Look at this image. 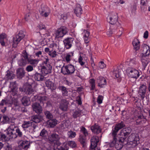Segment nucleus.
Segmentation results:
<instances>
[{
	"instance_id": "58836bf2",
	"label": "nucleus",
	"mask_w": 150,
	"mask_h": 150,
	"mask_svg": "<svg viewBox=\"0 0 150 150\" xmlns=\"http://www.w3.org/2000/svg\"><path fill=\"white\" fill-rule=\"evenodd\" d=\"M86 136L80 134L79 138L80 143L83 145V146L84 147L86 146Z\"/></svg>"
},
{
	"instance_id": "473e14b6",
	"label": "nucleus",
	"mask_w": 150,
	"mask_h": 150,
	"mask_svg": "<svg viewBox=\"0 0 150 150\" xmlns=\"http://www.w3.org/2000/svg\"><path fill=\"white\" fill-rule=\"evenodd\" d=\"M44 75L38 72H36L34 75L35 79L37 81H42L44 80Z\"/></svg>"
},
{
	"instance_id": "7c9ffc66",
	"label": "nucleus",
	"mask_w": 150,
	"mask_h": 150,
	"mask_svg": "<svg viewBox=\"0 0 150 150\" xmlns=\"http://www.w3.org/2000/svg\"><path fill=\"white\" fill-rule=\"evenodd\" d=\"M48 132L45 129H43L41 131L39 136L41 137L43 139L46 140L47 139L48 137Z\"/></svg>"
},
{
	"instance_id": "0eeeda50",
	"label": "nucleus",
	"mask_w": 150,
	"mask_h": 150,
	"mask_svg": "<svg viewBox=\"0 0 150 150\" xmlns=\"http://www.w3.org/2000/svg\"><path fill=\"white\" fill-rule=\"evenodd\" d=\"M18 127L14 124H11L6 129V133L9 137V139H15L17 137V135L15 134V131Z\"/></svg>"
},
{
	"instance_id": "a878e982",
	"label": "nucleus",
	"mask_w": 150,
	"mask_h": 150,
	"mask_svg": "<svg viewBox=\"0 0 150 150\" xmlns=\"http://www.w3.org/2000/svg\"><path fill=\"white\" fill-rule=\"evenodd\" d=\"M141 61L143 68L145 69L149 62V59L147 56H141Z\"/></svg>"
},
{
	"instance_id": "c756f323",
	"label": "nucleus",
	"mask_w": 150,
	"mask_h": 150,
	"mask_svg": "<svg viewBox=\"0 0 150 150\" xmlns=\"http://www.w3.org/2000/svg\"><path fill=\"white\" fill-rule=\"evenodd\" d=\"M140 42L137 38H135L132 42V44L134 47V49L137 51L139 50L140 47Z\"/></svg>"
},
{
	"instance_id": "6e6552de",
	"label": "nucleus",
	"mask_w": 150,
	"mask_h": 150,
	"mask_svg": "<svg viewBox=\"0 0 150 150\" xmlns=\"http://www.w3.org/2000/svg\"><path fill=\"white\" fill-rule=\"evenodd\" d=\"M25 37V35L23 33V31H20L18 34L15 35L13 38V47H16L18 44Z\"/></svg>"
},
{
	"instance_id": "4d7b16f0",
	"label": "nucleus",
	"mask_w": 150,
	"mask_h": 150,
	"mask_svg": "<svg viewBox=\"0 0 150 150\" xmlns=\"http://www.w3.org/2000/svg\"><path fill=\"white\" fill-rule=\"evenodd\" d=\"M120 76L118 70L117 69L116 70H114L113 72L112 76L114 78L116 77V78H119Z\"/></svg>"
},
{
	"instance_id": "0e129e2a",
	"label": "nucleus",
	"mask_w": 150,
	"mask_h": 150,
	"mask_svg": "<svg viewBox=\"0 0 150 150\" xmlns=\"http://www.w3.org/2000/svg\"><path fill=\"white\" fill-rule=\"evenodd\" d=\"M68 145L72 148L75 147L76 146V144L74 141H69L68 143Z\"/></svg>"
},
{
	"instance_id": "bb28decb",
	"label": "nucleus",
	"mask_w": 150,
	"mask_h": 150,
	"mask_svg": "<svg viewBox=\"0 0 150 150\" xmlns=\"http://www.w3.org/2000/svg\"><path fill=\"white\" fill-rule=\"evenodd\" d=\"M57 88L61 91L62 95L63 96H68V91L67 88L63 86H59Z\"/></svg>"
},
{
	"instance_id": "c85d7f7f",
	"label": "nucleus",
	"mask_w": 150,
	"mask_h": 150,
	"mask_svg": "<svg viewBox=\"0 0 150 150\" xmlns=\"http://www.w3.org/2000/svg\"><path fill=\"white\" fill-rule=\"evenodd\" d=\"M5 76V78L7 80H12L14 78L15 75L12 71L8 70Z\"/></svg>"
},
{
	"instance_id": "8fccbe9b",
	"label": "nucleus",
	"mask_w": 150,
	"mask_h": 150,
	"mask_svg": "<svg viewBox=\"0 0 150 150\" xmlns=\"http://www.w3.org/2000/svg\"><path fill=\"white\" fill-rule=\"evenodd\" d=\"M9 139V138H8L4 134L0 132V141H6L8 140Z\"/></svg>"
},
{
	"instance_id": "79ce46f5",
	"label": "nucleus",
	"mask_w": 150,
	"mask_h": 150,
	"mask_svg": "<svg viewBox=\"0 0 150 150\" xmlns=\"http://www.w3.org/2000/svg\"><path fill=\"white\" fill-rule=\"evenodd\" d=\"M38 60L36 59H31L29 58L28 57V63H30L33 65V66L35 67L38 64Z\"/></svg>"
},
{
	"instance_id": "ea45409f",
	"label": "nucleus",
	"mask_w": 150,
	"mask_h": 150,
	"mask_svg": "<svg viewBox=\"0 0 150 150\" xmlns=\"http://www.w3.org/2000/svg\"><path fill=\"white\" fill-rule=\"evenodd\" d=\"M116 34L119 36H120L122 34V31L123 30V28L120 26V24L116 26Z\"/></svg>"
},
{
	"instance_id": "5fc2aeb1",
	"label": "nucleus",
	"mask_w": 150,
	"mask_h": 150,
	"mask_svg": "<svg viewBox=\"0 0 150 150\" xmlns=\"http://www.w3.org/2000/svg\"><path fill=\"white\" fill-rule=\"evenodd\" d=\"M49 55L52 58H54L57 55L55 50H52L49 53Z\"/></svg>"
},
{
	"instance_id": "774afa93",
	"label": "nucleus",
	"mask_w": 150,
	"mask_h": 150,
	"mask_svg": "<svg viewBox=\"0 0 150 150\" xmlns=\"http://www.w3.org/2000/svg\"><path fill=\"white\" fill-rule=\"evenodd\" d=\"M26 70L28 72L31 71L33 70V68L32 66L29 65L26 67Z\"/></svg>"
},
{
	"instance_id": "bf43d9fd",
	"label": "nucleus",
	"mask_w": 150,
	"mask_h": 150,
	"mask_svg": "<svg viewBox=\"0 0 150 150\" xmlns=\"http://www.w3.org/2000/svg\"><path fill=\"white\" fill-rule=\"evenodd\" d=\"M10 88L11 92H14L16 90V86L15 82L11 83H10Z\"/></svg>"
},
{
	"instance_id": "cd10ccee",
	"label": "nucleus",
	"mask_w": 150,
	"mask_h": 150,
	"mask_svg": "<svg viewBox=\"0 0 150 150\" xmlns=\"http://www.w3.org/2000/svg\"><path fill=\"white\" fill-rule=\"evenodd\" d=\"M42 117L39 114L36 115L31 117L32 120L33 122L37 123L40 122L42 120Z\"/></svg>"
},
{
	"instance_id": "4be33fe9",
	"label": "nucleus",
	"mask_w": 150,
	"mask_h": 150,
	"mask_svg": "<svg viewBox=\"0 0 150 150\" xmlns=\"http://www.w3.org/2000/svg\"><path fill=\"white\" fill-rule=\"evenodd\" d=\"M16 73L17 78L21 79L25 76V72L23 68H20L17 70Z\"/></svg>"
},
{
	"instance_id": "f704fd0d",
	"label": "nucleus",
	"mask_w": 150,
	"mask_h": 150,
	"mask_svg": "<svg viewBox=\"0 0 150 150\" xmlns=\"http://www.w3.org/2000/svg\"><path fill=\"white\" fill-rule=\"evenodd\" d=\"M21 102L24 105L28 106L30 104V98L27 96H24L22 99Z\"/></svg>"
},
{
	"instance_id": "49530a36",
	"label": "nucleus",
	"mask_w": 150,
	"mask_h": 150,
	"mask_svg": "<svg viewBox=\"0 0 150 150\" xmlns=\"http://www.w3.org/2000/svg\"><path fill=\"white\" fill-rule=\"evenodd\" d=\"M89 82L91 86V90H93L95 88V80L93 79L89 80Z\"/></svg>"
},
{
	"instance_id": "412c9836",
	"label": "nucleus",
	"mask_w": 150,
	"mask_h": 150,
	"mask_svg": "<svg viewBox=\"0 0 150 150\" xmlns=\"http://www.w3.org/2000/svg\"><path fill=\"white\" fill-rule=\"evenodd\" d=\"M74 13L78 17H80L82 13L83 10L80 4H77L74 9Z\"/></svg>"
},
{
	"instance_id": "e2e57ef3",
	"label": "nucleus",
	"mask_w": 150,
	"mask_h": 150,
	"mask_svg": "<svg viewBox=\"0 0 150 150\" xmlns=\"http://www.w3.org/2000/svg\"><path fill=\"white\" fill-rule=\"evenodd\" d=\"M103 97L102 95H99L97 98V102L99 104H101L103 102Z\"/></svg>"
},
{
	"instance_id": "13d9d810",
	"label": "nucleus",
	"mask_w": 150,
	"mask_h": 150,
	"mask_svg": "<svg viewBox=\"0 0 150 150\" xmlns=\"http://www.w3.org/2000/svg\"><path fill=\"white\" fill-rule=\"evenodd\" d=\"M67 134L68 137L70 138L74 137L76 135L75 132L71 131H69L67 133Z\"/></svg>"
},
{
	"instance_id": "9d476101",
	"label": "nucleus",
	"mask_w": 150,
	"mask_h": 150,
	"mask_svg": "<svg viewBox=\"0 0 150 150\" xmlns=\"http://www.w3.org/2000/svg\"><path fill=\"white\" fill-rule=\"evenodd\" d=\"M28 56L26 52L21 56V58L18 61V64L20 66L24 67L28 63Z\"/></svg>"
},
{
	"instance_id": "864d4df0",
	"label": "nucleus",
	"mask_w": 150,
	"mask_h": 150,
	"mask_svg": "<svg viewBox=\"0 0 150 150\" xmlns=\"http://www.w3.org/2000/svg\"><path fill=\"white\" fill-rule=\"evenodd\" d=\"M21 145L22 146V148L25 150H27L28 148H29L30 146V144H26L25 142L23 141L21 144Z\"/></svg>"
},
{
	"instance_id": "c9c22d12",
	"label": "nucleus",
	"mask_w": 150,
	"mask_h": 150,
	"mask_svg": "<svg viewBox=\"0 0 150 150\" xmlns=\"http://www.w3.org/2000/svg\"><path fill=\"white\" fill-rule=\"evenodd\" d=\"M82 112L81 110L77 109L74 112L72 116L74 118H76L78 117H81L82 115Z\"/></svg>"
},
{
	"instance_id": "393cba45",
	"label": "nucleus",
	"mask_w": 150,
	"mask_h": 150,
	"mask_svg": "<svg viewBox=\"0 0 150 150\" xmlns=\"http://www.w3.org/2000/svg\"><path fill=\"white\" fill-rule=\"evenodd\" d=\"M91 129L92 132L96 134H98L101 132V129L100 127L96 124L91 126Z\"/></svg>"
},
{
	"instance_id": "2f4dec72",
	"label": "nucleus",
	"mask_w": 150,
	"mask_h": 150,
	"mask_svg": "<svg viewBox=\"0 0 150 150\" xmlns=\"http://www.w3.org/2000/svg\"><path fill=\"white\" fill-rule=\"evenodd\" d=\"M130 64L134 68H136L139 66V63L138 60L136 58L131 59L130 61Z\"/></svg>"
},
{
	"instance_id": "c03bdc74",
	"label": "nucleus",
	"mask_w": 150,
	"mask_h": 150,
	"mask_svg": "<svg viewBox=\"0 0 150 150\" xmlns=\"http://www.w3.org/2000/svg\"><path fill=\"white\" fill-rule=\"evenodd\" d=\"M73 54L74 52H71L66 54L65 58L67 62H68L71 60V57L73 56Z\"/></svg>"
},
{
	"instance_id": "aec40b11",
	"label": "nucleus",
	"mask_w": 150,
	"mask_h": 150,
	"mask_svg": "<svg viewBox=\"0 0 150 150\" xmlns=\"http://www.w3.org/2000/svg\"><path fill=\"white\" fill-rule=\"evenodd\" d=\"M132 129L129 127H127L123 129L120 131V133L121 135L124 136V137H125L127 139V137L131 132Z\"/></svg>"
},
{
	"instance_id": "a18cd8bd",
	"label": "nucleus",
	"mask_w": 150,
	"mask_h": 150,
	"mask_svg": "<svg viewBox=\"0 0 150 150\" xmlns=\"http://www.w3.org/2000/svg\"><path fill=\"white\" fill-rule=\"evenodd\" d=\"M31 122L30 121H24L23 122V123L22 124V127L24 129L28 128L30 127V124Z\"/></svg>"
},
{
	"instance_id": "a211bd4d",
	"label": "nucleus",
	"mask_w": 150,
	"mask_h": 150,
	"mask_svg": "<svg viewBox=\"0 0 150 150\" xmlns=\"http://www.w3.org/2000/svg\"><path fill=\"white\" fill-rule=\"evenodd\" d=\"M99 141V137L97 136H93L91 138V149H93L96 147Z\"/></svg>"
},
{
	"instance_id": "052dcab7",
	"label": "nucleus",
	"mask_w": 150,
	"mask_h": 150,
	"mask_svg": "<svg viewBox=\"0 0 150 150\" xmlns=\"http://www.w3.org/2000/svg\"><path fill=\"white\" fill-rule=\"evenodd\" d=\"M141 117H142V115H140L136 118L135 121V124L137 125H141Z\"/></svg>"
},
{
	"instance_id": "1a4fd4ad",
	"label": "nucleus",
	"mask_w": 150,
	"mask_h": 150,
	"mask_svg": "<svg viewBox=\"0 0 150 150\" xmlns=\"http://www.w3.org/2000/svg\"><path fill=\"white\" fill-rule=\"evenodd\" d=\"M68 32V28L65 26H61L58 28L55 33L56 37L57 38L63 37Z\"/></svg>"
},
{
	"instance_id": "338daca9",
	"label": "nucleus",
	"mask_w": 150,
	"mask_h": 150,
	"mask_svg": "<svg viewBox=\"0 0 150 150\" xmlns=\"http://www.w3.org/2000/svg\"><path fill=\"white\" fill-rule=\"evenodd\" d=\"M58 43L56 42H52L53 49V50H56V49H58Z\"/></svg>"
},
{
	"instance_id": "f8f14e48",
	"label": "nucleus",
	"mask_w": 150,
	"mask_h": 150,
	"mask_svg": "<svg viewBox=\"0 0 150 150\" xmlns=\"http://www.w3.org/2000/svg\"><path fill=\"white\" fill-rule=\"evenodd\" d=\"M47 97L42 95H36L34 96L32 100L33 101H38L40 103H45L47 100Z\"/></svg>"
},
{
	"instance_id": "f3484780",
	"label": "nucleus",
	"mask_w": 150,
	"mask_h": 150,
	"mask_svg": "<svg viewBox=\"0 0 150 150\" xmlns=\"http://www.w3.org/2000/svg\"><path fill=\"white\" fill-rule=\"evenodd\" d=\"M142 50L143 52L141 54V56H148L150 54L149 47L146 44H143L142 45Z\"/></svg>"
},
{
	"instance_id": "4c0bfd02",
	"label": "nucleus",
	"mask_w": 150,
	"mask_h": 150,
	"mask_svg": "<svg viewBox=\"0 0 150 150\" xmlns=\"http://www.w3.org/2000/svg\"><path fill=\"white\" fill-rule=\"evenodd\" d=\"M57 121L55 119H50L48 121V124L51 127H53L57 124Z\"/></svg>"
},
{
	"instance_id": "603ef678",
	"label": "nucleus",
	"mask_w": 150,
	"mask_h": 150,
	"mask_svg": "<svg viewBox=\"0 0 150 150\" xmlns=\"http://www.w3.org/2000/svg\"><path fill=\"white\" fill-rule=\"evenodd\" d=\"M44 113L47 119L50 120L53 118V115L50 111H46Z\"/></svg>"
},
{
	"instance_id": "de8ad7c7",
	"label": "nucleus",
	"mask_w": 150,
	"mask_h": 150,
	"mask_svg": "<svg viewBox=\"0 0 150 150\" xmlns=\"http://www.w3.org/2000/svg\"><path fill=\"white\" fill-rule=\"evenodd\" d=\"M30 125L28 128L31 131V132H35L36 127H37V125L33 122H31Z\"/></svg>"
},
{
	"instance_id": "ddd939ff",
	"label": "nucleus",
	"mask_w": 150,
	"mask_h": 150,
	"mask_svg": "<svg viewBox=\"0 0 150 150\" xmlns=\"http://www.w3.org/2000/svg\"><path fill=\"white\" fill-rule=\"evenodd\" d=\"M147 90V86L146 85L142 84L140 85L139 88L138 93L142 99L143 100L145 97Z\"/></svg>"
},
{
	"instance_id": "09e8293b",
	"label": "nucleus",
	"mask_w": 150,
	"mask_h": 150,
	"mask_svg": "<svg viewBox=\"0 0 150 150\" xmlns=\"http://www.w3.org/2000/svg\"><path fill=\"white\" fill-rule=\"evenodd\" d=\"M50 11V9L46 6L41 7L39 9V11L40 14H42L43 13L47 11Z\"/></svg>"
},
{
	"instance_id": "f257e3e1",
	"label": "nucleus",
	"mask_w": 150,
	"mask_h": 150,
	"mask_svg": "<svg viewBox=\"0 0 150 150\" xmlns=\"http://www.w3.org/2000/svg\"><path fill=\"white\" fill-rule=\"evenodd\" d=\"M59 136L55 133H52L47 138L49 142L51 144L54 145V150H59L62 148H65L67 147V145L60 146L61 143L59 142Z\"/></svg>"
},
{
	"instance_id": "a19ab883",
	"label": "nucleus",
	"mask_w": 150,
	"mask_h": 150,
	"mask_svg": "<svg viewBox=\"0 0 150 150\" xmlns=\"http://www.w3.org/2000/svg\"><path fill=\"white\" fill-rule=\"evenodd\" d=\"M115 28H116V27H115V26H111L110 27V29L108 31L107 33V35L109 36H110L112 34H116V30Z\"/></svg>"
},
{
	"instance_id": "20e7f679",
	"label": "nucleus",
	"mask_w": 150,
	"mask_h": 150,
	"mask_svg": "<svg viewBox=\"0 0 150 150\" xmlns=\"http://www.w3.org/2000/svg\"><path fill=\"white\" fill-rule=\"evenodd\" d=\"M112 138L113 137H112ZM112 139L113 140L109 143L108 145V146L109 147H112L115 146V148L117 150H120L122 148L123 145L127 144V139H126L125 137H121L120 138L119 140L117 142V137H116V139H115L116 142L114 143V146H110V144L114 141L113 138Z\"/></svg>"
},
{
	"instance_id": "680f3d73",
	"label": "nucleus",
	"mask_w": 150,
	"mask_h": 150,
	"mask_svg": "<svg viewBox=\"0 0 150 150\" xmlns=\"http://www.w3.org/2000/svg\"><path fill=\"white\" fill-rule=\"evenodd\" d=\"M11 100L12 102L11 103H10V104H13L16 106H18L19 105V103L17 99L15 98H12Z\"/></svg>"
},
{
	"instance_id": "9b49d317",
	"label": "nucleus",
	"mask_w": 150,
	"mask_h": 150,
	"mask_svg": "<svg viewBox=\"0 0 150 150\" xmlns=\"http://www.w3.org/2000/svg\"><path fill=\"white\" fill-rule=\"evenodd\" d=\"M74 38H73L67 37L63 41L65 48L66 49H70L72 45Z\"/></svg>"
},
{
	"instance_id": "f03ea898",
	"label": "nucleus",
	"mask_w": 150,
	"mask_h": 150,
	"mask_svg": "<svg viewBox=\"0 0 150 150\" xmlns=\"http://www.w3.org/2000/svg\"><path fill=\"white\" fill-rule=\"evenodd\" d=\"M128 147L133 148L139 143V139L138 135L136 133L131 134L127 139Z\"/></svg>"
},
{
	"instance_id": "2eb2a0df",
	"label": "nucleus",
	"mask_w": 150,
	"mask_h": 150,
	"mask_svg": "<svg viewBox=\"0 0 150 150\" xmlns=\"http://www.w3.org/2000/svg\"><path fill=\"white\" fill-rule=\"evenodd\" d=\"M68 104L69 103L67 100L62 99L59 103V108L61 110L66 111L67 110Z\"/></svg>"
},
{
	"instance_id": "4468645a",
	"label": "nucleus",
	"mask_w": 150,
	"mask_h": 150,
	"mask_svg": "<svg viewBox=\"0 0 150 150\" xmlns=\"http://www.w3.org/2000/svg\"><path fill=\"white\" fill-rule=\"evenodd\" d=\"M40 67L41 71L44 76L51 73L52 67L50 65H48L47 66H41Z\"/></svg>"
},
{
	"instance_id": "b1692460",
	"label": "nucleus",
	"mask_w": 150,
	"mask_h": 150,
	"mask_svg": "<svg viewBox=\"0 0 150 150\" xmlns=\"http://www.w3.org/2000/svg\"><path fill=\"white\" fill-rule=\"evenodd\" d=\"M34 89L31 85H27L24 89V92L28 95L33 94Z\"/></svg>"
},
{
	"instance_id": "39448f33",
	"label": "nucleus",
	"mask_w": 150,
	"mask_h": 150,
	"mask_svg": "<svg viewBox=\"0 0 150 150\" xmlns=\"http://www.w3.org/2000/svg\"><path fill=\"white\" fill-rule=\"evenodd\" d=\"M75 71L74 66L72 64L64 65L61 68V72L64 75H69L73 74Z\"/></svg>"
},
{
	"instance_id": "7ed1b4c3",
	"label": "nucleus",
	"mask_w": 150,
	"mask_h": 150,
	"mask_svg": "<svg viewBox=\"0 0 150 150\" xmlns=\"http://www.w3.org/2000/svg\"><path fill=\"white\" fill-rule=\"evenodd\" d=\"M125 126V123L123 121H121L120 123L115 125L114 128L112 129V132L110 134L114 139V141L110 144V146H113L114 143L116 142L115 139H116V137L117 136V133L118 131L124 127Z\"/></svg>"
},
{
	"instance_id": "69168bd1",
	"label": "nucleus",
	"mask_w": 150,
	"mask_h": 150,
	"mask_svg": "<svg viewBox=\"0 0 150 150\" xmlns=\"http://www.w3.org/2000/svg\"><path fill=\"white\" fill-rule=\"evenodd\" d=\"M49 59L48 58H45V60L42 62L41 66H47L48 65H50L49 63Z\"/></svg>"
},
{
	"instance_id": "3c124183",
	"label": "nucleus",
	"mask_w": 150,
	"mask_h": 150,
	"mask_svg": "<svg viewBox=\"0 0 150 150\" xmlns=\"http://www.w3.org/2000/svg\"><path fill=\"white\" fill-rule=\"evenodd\" d=\"M80 132L83 134L84 136L86 137L88 135V133L87 130L83 126L81 127Z\"/></svg>"
},
{
	"instance_id": "6ab92c4d",
	"label": "nucleus",
	"mask_w": 150,
	"mask_h": 150,
	"mask_svg": "<svg viewBox=\"0 0 150 150\" xmlns=\"http://www.w3.org/2000/svg\"><path fill=\"white\" fill-rule=\"evenodd\" d=\"M109 19L107 18L108 21L111 24L114 25L115 28L116 27V26L119 25L120 23L118 21V17L117 16H115L114 17H109Z\"/></svg>"
},
{
	"instance_id": "5701e85b",
	"label": "nucleus",
	"mask_w": 150,
	"mask_h": 150,
	"mask_svg": "<svg viewBox=\"0 0 150 150\" xmlns=\"http://www.w3.org/2000/svg\"><path fill=\"white\" fill-rule=\"evenodd\" d=\"M98 81V86L101 88L104 87V86L106 84V81L105 79L103 76H99L97 78Z\"/></svg>"
},
{
	"instance_id": "e433bc0d",
	"label": "nucleus",
	"mask_w": 150,
	"mask_h": 150,
	"mask_svg": "<svg viewBox=\"0 0 150 150\" xmlns=\"http://www.w3.org/2000/svg\"><path fill=\"white\" fill-rule=\"evenodd\" d=\"M45 84L47 87L50 88L51 89L54 90L56 88V86L54 85V83L49 80L46 81Z\"/></svg>"
},
{
	"instance_id": "6e6d98bb",
	"label": "nucleus",
	"mask_w": 150,
	"mask_h": 150,
	"mask_svg": "<svg viewBox=\"0 0 150 150\" xmlns=\"http://www.w3.org/2000/svg\"><path fill=\"white\" fill-rule=\"evenodd\" d=\"M15 132V134L17 135V137L18 136L19 137H22L23 135L22 132H21L18 127Z\"/></svg>"
},
{
	"instance_id": "dca6fc26",
	"label": "nucleus",
	"mask_w": 150,
	"mask_h": 150,
	"mask_svg": "<svg viewBox=\"0 0 150 150\" xmlns=\"http://www.w3.org/2000/svg\"><path fill=\"white\" fill-rule=\"evenodd\" d=\"M32 106L33 110L36 113L38 114L42 113L43 110L42 108L39 103L35 102L33 104Z\"/></svg>"
},
{
	"instance_id": "37998d69",
	"label": "nucleus",
	"mask_w": 150,
	"mask_h": 150,
	"mask_svg": "<svg viewBox=\"0 0 150 150\" xmlns=\"http://www.w3.org/2000/svg\"><path fill=\"white\" fill-rule=\"evenodd\" d=\"M2 119V120L1 121V123L2 124L8 123L10 122V118L8 117L6 115H4Z\"/></svg>"
},
{
	"instance_id": "423d86ee",
	"label": "nucleus",
	"mask_w": 150,
	"mask_h": 150,
	"mask_svg": "<svg viewBox=\"0 0 150 150\" xmlns=\"http://www.w3.org/2000/svg\"><path fill=\"white\" fill-rule=\"evenodd\" d=\"M126 72L129 77L136 79H137L140 75L139 71L135 68L132 67H128L126 70Z\"/></svg>"
},
{
	"instance_id": "72a5a7b5",
	"label": "nucleus",
	"mask_w": 150,
	"mask_h": 150,
	"mask_svg": "<svg viewBox=\"0 0 150 150\" xmlns=\"http://www.w3.org/2000/svg\"><path fill=\"white\" fill-rule=\"evenodd\" d=\"M78 62L83 68H86L89 69V68L86 64L85 60L83 59V58L81 55H80L79 58Z\"/></svg>"
}]
</instances>
